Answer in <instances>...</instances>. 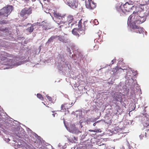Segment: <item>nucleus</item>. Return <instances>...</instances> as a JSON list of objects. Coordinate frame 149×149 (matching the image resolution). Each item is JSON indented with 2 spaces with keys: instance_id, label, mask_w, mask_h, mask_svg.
Listing matches in <instances>:
<instances>
[{
  "instance_id": "nucleus-1",
  "label": "nucleus",
  "mask_w": 149,
  "mask_h": 149,
  "mask_svg": "<svg viewBox=\"0 0 149 149\" xmlns=\"http://www.w3.org/2000/svg\"><path fill=\"white\" fill-rule=\"evenodd\" d=\"M141 8L137 7L132 14L131 15L128 19L127 24L130 26L141 24L144 22L146 18L143 15Z\"/></svg>"
},
{
  "instance_id": "nucleus-2",
  "label": "nucleus",
  "mask_w": 149,
  "mask_h": 149,
  "mask_svg": "<svg viewBox=\"0 0 149 149\" xmlns=\"http://www.w3.org/2000/svg\"><path fill=\"white\" fill-rule=\"evenodd\" d=\"M134 3V2L132 1L127 2L123 6V8L120 9L118 11L122 15L123 13H125V12H129L134 8H136L135 6H133Z\"/></svg>"
},
{
  "instance_id": "nucleus-3",
  "label": "nucleus",
  "mask_w": 149,
  "mask_h": 149,
  "mask_svg": "<svg viewBox=\"0 0 149 149\" xmlns=\"http://www.w3.org/2000/svg\"><path fill=\"white\" fill-rule=\"evenodd\" d=\"M13 9L12 6L8 5L0 10V13L2 16L7 17Z\"/></svg>"
},
{
  "instance_id": "nucleus-4",
  "label": "nucleus",
  "mask_w": 149,
  "mask_h": 149,
  "mask_svg": "<svg viewBox=\"0 0 149 149\" xmlns=\"http://www.w3.org/2000/svg\"><path fill=\"white\" fill-rule=\"evenodd\" d=\"M32 10L31 7H25L22 9L19 13V15L24 19H26L32 13Z\"/></svg>"
},
{
  "instance_id": "nucleus-5",
  "label": "nucleus",
  "mask_w": 149,
  "mask_h": 149,
  "mask_svg": "<svg viewBox=\"0 0 149 149\" xmlns=\"http://www.w3.org/2000/svg\"><path fill=\"white\" fill-rule=\"evenodd\" d=\"M66 128L69 132L73 133H81L82 132L81 129H80V130H78L75 127V125L74 124H72L70 125L68 128L67 127Z\"/></svg>"
},
{
  "instance_id": "nucleus-6",
  "label": "nucleus",
  "mask_w": 149,
  "mask_h": 149,
  "mask_svg": "<svg viewBox=\"0 0 149 149\" xmlns=\"http://www.w3.org/2000/svg\"><path fill=\"white\" fill-rule=\"evenodd\" d=\"M66 2L68 6L73 9L77 8L78 6V0H67Z\"/></svg>"
},
{
  "instance_id": "nucleus-7",
  "label": "nucleus",
  "mask_w": 149,
  "mask_h": 149,
  "mask_svg": "<svg viewBox=\"0 0 149 149\" xmlns=\"http://www.w3.org/2000/svg\"><path fill=\"white\" fill-rule=\"evenodd\" d=\"M72 32L73 34L77 36L78 37L80 36L79 34L83 35L85 33L84 31L82 30L79 28H74L72 30Z\"/></svg>"
},
{
  "instance_id": "nucleus-8",
  "label": "nucleus",
  "mask_w": 149,
  "mask_h": 149,
  "mask_svg": "<svg viewBox=\"0 0 149 149\" xmlns=\"http://www.w3.org/2000/svg\"><path fill=\"white\" fill-rule=\"evenodd\" d=\"M134 31L136 33H143L144 32V29L143 28L141 27L136 25H133L131 26Z\"/></svg>"
},
{
  "instance_id": "nucleus-9",
  "label": "nucleus",
  "mask_w": 149,
  "mask_h": 149,
  "mask_svg": "<svg viewBox=\"0 0 149 149\" xmlns=\"http://www.w3.org/2000/svg\"><path fill=\"white\" fill-rule=\"evenodd\" d=\"M65 15H60V17H58L57 18L55 19L56 22L58 25H60L61 24H64L65 21L64 22V16Z\"/></svg>"
},
{
  "instance_id": "nucleus-10",
  "label": "nucleus",
  "mask_w": 149,
  "mask_h": 149,
  "mask_svg": "<svg viewBox=\"0 0 149 149\" xmlns=\"http://www.w3.org/2000/svg\"><path fill=\"white\" fill-rule=\"evenodd\" d=\"M86 7L89 9H93L96 7V4L93 2L86 3Z\"/></svg>"
},
{
  "instance_id": "nucleus-11",
  "label": "nucleus",
  "mask_w": 149,
  "mask_h": 149,
  "mask_svg": "<svg viewBox=\"0 0 149 149\" xmlns=\"http://www.w3.org/2000/svg\"><path fill=\"white\" fill-rule=\"evenodd\" d=\"M142 123L144 127L149 125V119L146 116H144L142 119Z\"/></svg>"
},
{
  "instance_id": "nucleus-12",
  "label": "nucleus",
  "mask_w": 149,
  "mask_h": 149,
  "mask_svg": "<svg viewBox=\"0 0 149 149\" xmlns=\"http://www.w3.org/2000/svg\"><path fill=\"white\" fill-rule=\"evenodd\" d=\"M57 38H58V40L60 42L63 43H68V39H65L64 36H61V35L58 36Z\"/></svg>"
},
{
  "instance_id": "nucleus-13",
  "label": "nucleus",
  "mask_w": 149,
  "mask_h": 149,
  "mask_svg": "<svg viewBox=\"0 0 149 149\" xmlns=\"http://www.w3.org/2000/svg\"><path fill=\"white\" fill-rule=\"evenodd\" d=\"M34 26L33 24H32L31 26L26 29V30L30 33H31L33 32L34 30Z\"/></svg>"
},
{
  "instance_id": "nucleus-14",
  "label": "nucleus",
  "mask_w": 149,
  "mask_h": 149,
  "mask_svg": "<svg viewBox=\"0 0 149 149\" xmlns=\"http://www.w3.org/2000/svg\"><path fill=\"white\" fill-rule=\"evenodd\" d=\"M58 36L56 35L51 36L49 38V39L48 41L46 42V43H49L51 42L54 39H56L57 38Z\"/></svg>"
},
{
  "instance_id": "nucleus-15",
  "label": "nucleus",
  "mask_w": 149,
  "mask_h": 149,
  "mask_svg": "<svg viewBox=\"0 0 149 149\" xmlns=\"http://www.w3.org/2000/svg\"><path fill=\"white\" fill-rule=\"evenodd\" d=\"M70 107L71 106H70L69 104L67 103L64 104L63 105H62L61 108L62 109L64 108L65 110H66V109H69Z\"/></svg>"
},
{
  "instance_id": "nucleus-16",
  "label": "nucleus",
  "mask_w": 149,
  "mask_h": 149,
  "mask_svg": "<svg viewBox=\"0 0 149 149\" xmlns=\"http://www.w3.org/2000/svg\"><path fill=\"white\" fill-rule=\"evenodd\" d=\"M73 17L72 15H69L67 17V21L69 23H71L73 20Z\"/></svg>"
},
{
  "instance_id": "nucleus-17",
  "label": "nucleus",
  "mask_w": 149,
  "mask_h": 149,
  "mask_svg": "<svg viewBox=\"0 0 149 149\" xmlns=\"http://www.w3.org/2000/svg\"><path fill=\"white\" fill-rule=\"evenodd\" d=\"M53 13L54 16L55 18V19L57 18L58 17H60V15H61V14H60L58 13L57 11H54Z\"/></svg>"
},
{
  "instance_id": "nucleus-18",
  "label": "nucleus",
  "mask_w": 149,
  "mask_h": 149,
  "mask_svg": "<svg viewBox=\"0 0 149 149\" xmlns=\"http://www.w3.org/2000/svg\"><path fill=\"white\" fill-rule=\"evenodd\" d=\"M143 5H146L148 3L149 0H142Z\"/></svg>"
},
{
  "instance_id": "nucleus-19",
  "label": "nucleus",
  "mask_w": 149,
  "mask_h": 149,
  "mask_svg": "<svg viewBox=\"0 0 149 149\" xmlns=\"http://www.w3.org/2000/svg\"><path fill=\"white\" fill-rule=\"evenodd\" d=\"M145 134V137H146V133H143V134H141L140 135H139V137L141 139H143V138L145 137L144 136Z\"/></svg>"
},
{
  "instance_id": "nucleus-20",
  "label": "nucleus",
  "mask_w": 149,
  "mask_h": 149,
  "mask_svg": "<svg viewBox=\"0 0 149 149\" xmlns=\"http://www.w3.org/2000/svg\"><path fill=\"white\" fill-rule=\"evenodd\" d=\"M37 97L42 100H43V98L42 97V95L39 94H37Z\"/></svg>"
},
{
  "instance_id": "nucleus-21",
  "label": "nucleus",
  "mask_w": 149,
  "mask_h": 149,
  "mask_svg": "<svg viewBox=\"0 0 149 149\" xmlns=\"http://www.w3.org/2000/svg\"><path fill=\"white\" fill-rule=\"evenodd\" d=\"M43 29H44L45 30L48 29H49L50 28L48 27V26L47 25H44L42 27Z\"/></svg>"
},
{
  "instance_id": "nucleus-22",
  "label": "nucleus",
  "mask_w": 149,
  "mask_h": 149,
  "mask_svg": "<svg viewBox=\"0 0 149 149\" xmlns=\"http://www.w3.org/2000/svg\"><path fill=\"white\" fill-rule=\"evenodd\" d=\"M99 48V46L98 45H95L93 47V49L95 50H98Z\"/></svg>"
},
{
  "instance_id": "nucleus-23",
  "label": "nucleus",
  "mask_w": 149,
  "mask_h": 149,
  "mask_svg": "<svg viewBox=\"0 0 149 149\" xmlns=\"http://www.w3.org/2000/svg\"><path fill=\"white\" fill-rule=\"evenodd\" d=\"M13 67L12 66H8V67H6L4 68H0L1 69H9L10 68H12Z\"/></svg>"
},
{
  "instance_id": "nucleus-24",
  "label": "nucleus",
  "mask_w": 149,
  "mask_h": 149,
  "mask_svg": "<svg viewBox=\"0 0 149 149\" xmlns=\"http://www.w3.org/2000/svg\"><path fill=\"white\" fill-rule=\"evenodd\" d=\"M46 96L49 101H51V102H52L51 97L48 96V95H46Z\"/></svg>"
},
{
  "instance_id": "nucleus-25",
  "label": "nucleus",
  "mask_w": 149,
  "mask_h": 149,
  "mask_svg": "<svg viewBox=\"0 0 149 149\" xmlns=\"http://www.w3.org/2000/svg\"><path fill=\"white\" fill-rule=\"evenodd\" d=\"M94 22L95 25H97L99 24V22L97 19H95L94 20Z\"/></svg>"
},
{
  "instance_id": "nucleus-26",
  "label": "nucleus",
  "mask_w": 149,
  "mask_h": 149,
  "mask_svg": "<svg viewBox=\"0 0 149 149\" xmlns=\"http://www.w3.org/2000/svg\"><path fill=\"white\" fill-rule=\"evenodd\" d=\"M78 25V27H79V28H81V20H80L79 22Z\"/></svg>"
},
{
  "instance_id": "nucleus-27",
  "label": "nucleus",
  "mask_w": 149,
  "mask_h": 149,
  "mask_svg": "<svg viewBox=\"0 0 149 149\" xmlns=\"http://www.w3.org/2000/svg\"><path fill=\"white\" fill-rule=\"evenodd\" d=\"M116 61V59H113L111 61V62L110 64V65L111 64V65L113 64H114V63Z\"/></svg>"
},
{
  "instance_id": "nucleus-28",
  "label": "nucleus",
  "mask_w": 149,
  "mask_h": 149,
  "mask_svg": "<svg viewBox=\"0 0 149 149\" xmlns=\"http://www.w3.org/2000/svg\"><path fill=\"white\" fill-rule=\"evenodd\" d=\"M100 130H93V132H100Z\"/></svg>"
},
{
  "instance_id": "nucleus-29",
  "label": "nucleus",
  "mask_w": 149,
  "mask_h": 149,
  "mask_svg": "<svg viewBox=\"0 0 149 149\" xmlns=\"http://www.w3.org/2000/svg\"><path fill=\"white\" fill-rule=\"evenodd\" d=\"M55 0H43L44 1H47L48 2H50L51 1H55Z\"/></svg>"
},
{
  "instance_id": "nucleus-30",
  "label": "nucleus",
  "mask_w": 149,
  "mask_h": 149,
  "mask_svg": "<svg viewBox=\"0 0 149 149\" xmlns=\"http://www.w3.org/2000/svg\"><path fill=\"white\" fill-rule=\"evenodd\" d=\"M67 50L68 51V52H69V54H72V53L71 52V50H70V48H68V49Z\"/></svg>"
},
{
  "instance_id": "nucleus-31",
  "label": "nucleus",
  "mask_w": 149,
  "mask_h": 149,
  "mask_svg": "<svg viewBox=\"0 0 149 149\" xmlns=\"http://www.w3.org/2000/svg\"><path fill=\"white\" fill-rule=\"evenodd\" d=\"M93 2V1L92 0H88L87 1H86L85 3H89V2Z\"/></svg>"
},
{
  "instance_id": "nucleus-32",
  "label": "nucleus",
  "mask_w": 149,
  "mask_h": 149,
  "mask_svg": "<svg viewBox=\"0 0 149 149\" xmlns=\"http://www.w3.org/2000/svg\"><path fill=\"white\" fill-rule=\"evenodd\" d=\"M6 28H5V29H4L3 28H0V31H4L5 30H6Z\"/></svg>"
},
{
  "instance_id": "nucleus-33",
  "label": "nucleus",
  "mask_w": 149,
  "mask_h": 149,
  "mask_svg": "<svg viewBox=\"0 0 149 149\" xmlns=\"http://www.w3.org/2000/svg\"><path fill=\"white\" fill-rule=\"evenodd\" d=\"M119 63L121 65H123L124 64V63L123 62V61H121L120 62V63Z\"/></svg>"
},
{
  "instance_id": "nucleus-34",
  "label": "nucleus",
  "mask_w": 149,
  "mask_h": 149,
  "mask_svg": "<svg viewBox=\"0 0 149 149\" xmlns=\"http://www.w3.org/2000/svg\"><path fill=\"white\" fill-rule=\"evenodd\" d=\"M99 121H98L97 122H95V123H94L93 124V125L94 126H95V125H96V123H97L98 122H99Z\"/></svg>"
},
{
  "instance_id": "nucleus-35",
  "label": "nucleus",
  "mask_w": 149,
  "mask_h": 149,
  "mask_svg": "<svg viewBox=\"0 0 149 149\" xmlns=\"http://www.w3.org/2000/svg\"><path fill=\"white\" fill-rule=\"evenodd\" d=\"M89 131H90V132H93V130H89Z\"/></svg>"
},
{
  "instance_id": "nucleus-36",
  "label": "nucleus",
  "mask_w": 149,
  "mask_h": 149,
  "mask_svg": "<svg viewBox=\"0 0 149 149\" xmlns=\"http://www.w3.org/2000/svg\"><path fill=\"white\" fill-rule=\"evenodd\" d=\"M118 97H119V99L120 100V98H121V97L120 96H119Z\"/></svg>"
},
{
  "instance_id": "nucleus-37",
  "label": "nucleus",
  "mask_w": 149,
  "mask_h": 149,
  "mask_svg": "<svg viewBox=\"0 0 149 149\" xmlns=\"http://www.w3.org/2000/svg\"><path fill=\"white\" fill-rule=\"evenodd\" d=\"M7 140V141H10V140L9 139H8Z\"/></svg>"
},
{
  "instance_id": "nucleus-38",
  "label": "nucleus",
  "mask_w": 149,
  "mask_h": 149,
  "mask_svg": "<svg viewBox=\"0 0 149 149\" xmlns=\"http://www.w3.org/2000/svg\"><path fill=\"white\" fill-rule=\"evenodd\" d=\"M80 127L81 128H82V125H81V124H80Z\"/></svg>"
},
{
  "instance_id": "nucleus-39",
  "label": "nucleus",
  "mask_w": 149,
  "mask_h": 149,
  "mask_svg": "<svg viewBox=\"0 0 149 149\" xmlns=\"http://www.w3.org/2000/svg\"><path fill=\"white\" fill-rule=\"evenodd\" d=\"M21 146L19 144V146H18V147H19Z\"/></svg>"
},
{
  "instance_id": "nucleus-40",
  "label": "nucleus",
  "mask_w": 149,
  "mask_h": 149,
  "mask_svg": "<svg viewBox=\"0 0 149 149\" xmlns=\"http://www.w3.org/2000/svg\"><path fill=\"white\" fill-rule=\"evenodd\" d=\"M136 73H135L133 75H134V76H135V75H136Z\"/></svg>"
},
{
  "instance_id": "nucleus-41",
  "label": "nucleus",
  "mask_w": 149,
  "mask_h": 149,
  "mask_svg": "<svg viewBox=\"0 0 149 149\" xmlns=\"http://www.w3.org/2000/svg\"><path fill=\"white\" fill-rule=\"evenodd\" d=\"M52 115L54 117V116H55V115H54V114H52Z\"/></svg>"
},
{
  "instance_id": "nucleus-42",
  "label": "nucleus",
  "mask_w": 149,
  "mask_h": 149,
  "mask_svg": "<svg viewBox=\"0 0 149 149\" xmlns=\"http://www.w3.org/2000/svg\"><path fill=\"white\" fill-rule=\"evenodd\" d=\"M25 1H27L28 0H24Z\"/></svg>"
},
{
  "instance_id": "nucleus-43",
  "label": "nucleus",
  "mask_w": 149,
  "mask_h": 149,
  "mask_svg": "<svg viewBox=\"0 0 149 149\" xmlns=\"http://www.w3.org/2000/svg\"><path fill=\"white\" fill-rule=\"evenodd\" d=\"M80 33H82V31H80Z\"/></svg>"
},
{
  "instance_id": "nucleus-44",
  "label": "nucleus",
  "mask_w": 149,
  "mask_h": 149,
  "mask_svg": "<svg viewBox=\"0 0 149 149\" xmlns=\"http://www.w3.org/2000/svg\"><path fill=\"white\" fill-rule=\"evenodd\" d=\"M42 103H43V104H44V105L45 104V103H44L42 102Z\"/></svg>"
}]
</instances>
